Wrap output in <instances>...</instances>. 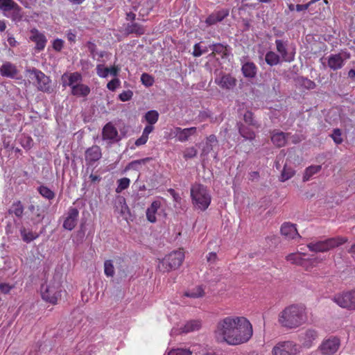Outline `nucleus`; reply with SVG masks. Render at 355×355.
<instances>
[{"label": "nucleus", "instance_id": "1", "mask_svg": "<svg viewBox=\"0 0 355 355\" xmlns=\"http://www.w3.org/2000/svg\"><path fill=\"white\" fill-rule=\"evenodd\" d=\"M252 326L245 317L228 316L219 320L214 330L218 343L238 345L248 342L252 336Z\"/></svg>", "mask_w": 355, "mask_h": 355}, {"label": "nucleus", "instance_id": "2", "mask_svg": "<svg viewBox=\"0 0 355 355\" xmlns=\"http://www.w3.org/2000/svg\"><path fill=\"white\" fill-rule=\"evenodd\" d=\"M306 320L305 307L302 305L292 304L286 307L279 315L280 324L288 329L300 327Z\"/></svg>", "mask_w": 355, "mask_h": 355}, {"label": "nucleus", "instance_id": "3", "mask_svg": "<svg viewBox=\"0 0 355 355\" xmlns=\"http://www.w3.org/2000/svg\"><path fill=\"white\" fill-rule=\"evenodd\" d=\"M191 196L196 209L206 210L211 203V196L207 187L201 184H195L191 188Z\"/></svg>", "mask_w": 355, "mask_h": 355}, {"label": "nucleus", "instance_id": "4", "mask_svg": "<svg viewBox=\"0 0 355 355\" xmlns=\"http://www.w3.org/2000/svg\"><path fill=\"white\" fill-rule=\"evenodd\" d=\"M61 285L55 279L47 282L40 288L42 298L51 304H55L61 296Z\"/></svg>", "mask_w": 355, "mask_h": 355}, {"label": "nucleus", "instance_id": "5", "mask_svg": "<svg viewBox=\"0 0 355 355\" xmlns=\"http://www.w3.org/2000/svg\"><path fill=\"white\" fill-rule=\"evenodd\" d=\"M184 259V254L182 251H173L159 261L158 268L163 272L175 270L181 266Z\"/></svg>", "mask_w": 355, "mask_h": 355}, {"label": "nucleus", "instance_id": "6", "mask_svg": "<svg viewBox=\"0 0 355 355\" xmlns=\"http://www.w3.org/2000/svg\"><path fill=\"white\" fill-rule=\"evenodd\" d=\"M347 238L345 237H334L324 241H319L317 242H311L307 244V248L311 252H324L329 251L336 247L346 243Z\"/></svg>", "mask_w": 355, "mask_h": 355}, {"label": "nucleus", "instance_id": "7", "mask_svg": "<svg viewBox=\"0 0 355 355\" xmlns=\"http://www.w3.org/2000/svg\"><path fill=\"white\" fill-rule=\"evenodd\" d=\"M0 10L15 22L21 21L24 17L22 8L13 0H0Z\"/></svg>", "mask_w": 355, "mask_h": 355}, {"label": "nucleus", "instance_id": "8", "mask_svg": "<svg viewBox=\"0 0 355 355\" xmlns=\"http://www.w3.org/2000/svg\"><path fill=\"white\" fill-rule=\"evenodd\" d=\"M27 72L33 76L32 78L36 80L37 87L40 91L47 93L51 92V81L49 77L37 69H28Z\"/></svg>", "mask_w": 355, "mask_h": 355}, {"label": "nucleus", "instance_id": "9", "mask_svg": "<svg viewBox=\"0 0 355 355\" xmlns=\"http://www.w3.org/2000/svg\"><path fill=\"white\" fill-rule=\"evenodd\" d=\"M298 352L297 345L291 340L279 342L272 349V355H296Z\"/></svg>", "mask_w": 355, "mask_h": 355}, {"label": "nucleus", "instance_id": "10", "mask_svg": "<svg viewBox=\"0 0 355 355\" xmlns=\"http://www.w3.org/2000/svg\"><path fill=\"white\" fill-rule=\"evenodd\" d=\"M334 302L342 308L355 310V290L336 295Z\"/></svg>", "mask_w": 355, "mask_h": 355}, {"label": "nucleus", "instance_id": "11", "mask_svg": "<svg viewBox=\"0 0 355 355\" xmlns=\"http://www.w3.org/2000/svg\"><path fill=\"white\" fill-rule=\"evenodd\" d=\"M340 345V339L337 337L331 336L324 340L319 346L318 349L322 355H332L338 350Z\"/></svg>", "mask_w": 355, "mask_h": 355}, {"label": "nucleus", "instance_id": "12", "mask_svg": "<svg viewBox=\"0 0 355 355\" xmlns=\"http://www.w3.org/2000/svg\"><path fill=\"white\" fill-rule=\"evenodd\" d=\"M276 49L282 62H291L294 60L295 53L288 49V40H276Z\"/></svg>", "mask_w": 355, "mask_h": 355}, {"label": "nucleus", "instance_id": "13", "mask_svg": "<svg viewBox=\"0 0 355 355\" xmlns=\"http://www.w3.org/2000/svg\"><path fill=\"white\" fill-rule=\"evenodd\" d=\"M79 211L77 208L70 207L63 222V227L67 230H72L77 224Z\"/></svg>", "mask_w": 355, "mask_h": 355}, {"label": "nucleus", "instance_id": "14", "mask_svg": "<svg viewBox=\"0 0 355 355\" xmlns=\"http://www.w3.org/2000/svg\"><path fill=\"white\" fill-rule=\"evenodd\" d=\"M318 338V333L314 329H308L299 335V340L302 346L306 348H310L313 341Z\"/></svg>", "mask_w": 355, "mask_h": 355}, {"label": "nucleus", "instance_id": "15", "mask_svg": "<svg viewBox=\"0 0 355 355\" xmlns=\"http://www.w3.org/2000/svg\"><path fill=\"white\" fill-rule=\"evenodd\" d=\"M101 157V149L98 146L94 145L85 150V159L88 166H93Z\"/></svg>", "mask_w": 355, "mask_h": 355}, {"label": "nucleus", "instance_id": "16", "mask_svg": "<svg viewBox=\"0 0 355 355\" xmlns=\"http://www.w3.org/2000/svg\"><path fill=\"white\" fill-rule=\"evenodd\" d=\"M102 137L104 141H107L111 144L119 140V135L116 128L111 123H107L103 128Z\"/></svg>", "mask_w": 355, "mask_h": 355}, {"label": "nucleus", "instance_id": "17", "mask_svg": "<svg viewBox=\"0 0 355 355\" xmlns=\"http://www.w3.org/2000/svg\"><path fill=\"white\" fill-rule=\"evenodd\" d=\"M236 79L229 73H225L215 78V83L226 90L232 89L236 85Z\"/></svg>", "mask_w": 355, "mask_h": 355}, {"label": "nucleus", "instance_id": "18", "mask_svg": "<svg viewBox=\"0 0 355 355\" xmlns=\"http://www.w3.org/2000/svg\"><path fill=\"white\" fill-rule=\"evenodd\" d=\"M349 53H345V58H343L340 53L331 54L327 58L328 67L334 70L341 69L345 64V60L349 58Z\"/></svg>", "mask_w": 355, "mask_h": 355}, {"label": "nucleus", "instance_id": "19", "mask_svg": "<svg viewBox=\"0 0 355 355\" xmlns=\"http://www.w3.org/2000/svg\"><path fill=\"white\" fill-rule=\"evenodd\" d=\"M30 40L35 43V49L38 51L44 50L47 42L46 36L36 28L31 30Z\"/></svg>", "mask_w": 355, "mask_h": 355}, {"label": "nucleus", "instance_id": "20", "mask_svg": "<svg viewBox=\"0 0 355 355\" xmlns=\"http://www.w3.org/2000/svg\"><path fill=\"white\" fill-rule=\"evenodd\" d=\"M63 87L69 86L71 89L78 85L82 80V76L78 72L65 73L61 77Z\"/></svg>", "mask_w": 355, "mask_h": 355}, {"label": "nucleus", "instance_id": "21", "mask_svg": "<svg viewBox=\"0 0 355 355\" xmlns=\"http://www.w3.org/2000/svg\"><path fill=\"white\" fill-rule=\"evenodd\" d=\"M197 128L196 127H191L189 128L182 129L181 128L176 127L173 131V134L178 140L184 142L189 139V138L196 133Z\"/></svg>", "mask_w": 355, "mask_h": 355}, {"label": "nucleus", "instance_id": "22", "mask_svg": "<svg viewBox=\"0 0 355 355\" xmlns=\"http://www.w3.org/2000/svg\"><path fill=\"white\" fill-rule=\"evenodd\" d=\"M218 146V141L215 135H210L206 138L201 150V157H207L209 153L214 150V147Z\"/></svg>", "mask_w": 355, "mask_h": 355}, {"label": "nucleus", "instance_id": "23", "mask_svg": "<svg viewBox=\"0 0 355 355\" xmlns=\"http://www.w3.org/2000/svg\"><path fill=\"white\" fill-rule=\"evenodd\" d=\"M18 73L17 67L10 62H4L0 67V74L3 77L14 78Z\"/></svg>", "mask_w": 355, "mask_h": 355}, {"label": "nucleus", "instance_id": "24", "mask_svg": "<svg viewBox=\"0 0 355 355\" xmlns=\"http://www.w3.org/2000/svg\"><path fill=\"white\" fill-rule=\"evenodd\" d=\"M281 234L288 239H293L300 236L295 224L284 223L281 227Z\"/></svg>", "mask_w": 355, "mask_h": 355}, {"label": "nucleus", "instance_id": "25", "mask_svg": "<svg viewBox=\"0 0 355 355\" xmlns=\"http://www.w3.org/2000/svg\"><path fill=\"white\" fill-rule=\"evenodd\" d=\"M241 71L244 77L252 78L257 75V67L252 62H246L243 64Z\"/></svg>", "mask_w": 355, "mask_h": 355}, {"label": "nucleus", "instance_id": "26", "mask_svg": "<svg viewBox=\"0 0 355 355\" xmlns=\"http://www.w3.org/2000/svg\"><path fill=\"white\" fill-rule=\"evenodd\" d=\"M229 15V12L227 10H222L213 12L206 19V24L208 25H214L217 22L221 21L225 17Z\"/></svg>", "mask_w": 355, "mask_h": 355}, {"label": "nucleus", "instance_id": "27", "mask_svg": "<svg viewBox=\"0 0 355 355\" xmlns=\"http://www.w3.org/2000/svg\"><path fill=\"white\" fill-rule=\"evenodd\" d=\"M239 134L246 140L252 141L255 139V132L248 126L239 122L236 124Z\"/></svg>", "mask_w": 355, "mask_h": 355}, {"label": "nucleus", "instance_id": "28", "mask_svg": "<svg viewBox=\"0 0 355 355\" xmlns=\"http://www.w3.org/2000/svg\"><path fill=\"white\" fill-rule=\"evenodd\" d=\"M202 327V322L200 320H191L187 321L182 327L180 328L181 332L188 334L198 331Z\"/></svg>", "mask_w": 355, "mask_h": 355}, {"label": "nucleus", "instance_id": "29", "mask_svg": "<svg viewBox=\"0 0 355 355\" xmlns=\"http://www.w3.org/2000/svg\"><path fill=\"white\" fill-rule=\"evenodd\" d=\"M288 135L287 133L283 132L274 130L272 132L271 141L277 147L284 146L286 144V137Z\"/></svg>", "mask_w": 355, "mask_h": 355}, {"label": "nucleus", "instance_id": "30", "mask_svg": "<svg viewBox=\"0 0 355 355\" xmlns=\"http://www.w3.org/2000/svg\"><path fill=\"white\" fill-rule=\"evenodd\" d=\"M209 49L212 51V54H218L220 55L222 58H227L228 56V50L227 46L220 44H213L211 45H209Z\"/></svg>", "mask_w": 355, "mask_h": 355}, {"label": "nucleus", "instance_id": "31", "mask_svg": "<svg viewBox=\"0 0 355 355\" xmlns=\"http://www.w3.org/2000/svg\"><path fill=\"white\" fill-rule=\"evenodd\" d=\"M90 93V88L85 85L79 83L73 87L71 94L78 97H85Z\"/></svg>", "mask_w": 355, "mask_h": 355}, {"label": "nucleus", "instance_id": "32", "mask_svg": "<svg viewBox=\"0 0 355 355\" xmlns=\"http://www.w3.org/2000/svg\"><path fill=\"white\" fill-rule=\"evenodd\" d=\"M243 121L248 125L255 128H259L261 126L260 123L255 119L254 113L250 110H247L244 113Z\"/></svg>", "mask_w": 355, "mask_h": 355}, {"label": "nucleus", "instance_id": "33", "mask_svg": "<svg viewBox=\"0 0 355 355\" xmlns=\"http://www.w3.org/2000/svg\"><path fill=\"white\" fill-rule=\"evenodd\" d=\"M265 60L266 62L269 66H275L282 62V59L279 57L278 54H277L275 52L270 51L266 53L265 55Z\"/></svg>", "mask_w": 355, "mask_h": 355}, {"label": "nucleus", "instance_id": "34", "mask_svg": "<svg viewBox=\"0 0 355 355\" xmlns=\"http://www.w3.org/2000/svg\"><path fill=\"white\" fill-rule=\"evenodd\" d=\"M19 232L22 240L26 243H30L39 236L37 233L28 230L25 227H21Z\"/></svg>", "mask_w": 355, "mask_h": 355}, {"label": "nucleus", "instance_id": "35", "mask_svg": "<svg viewBox=\"0 0 355 355\" xmlns=\"http://www.w3.org/2000/svg\"><path fill=\"white\" fill-rule=\"evenodd\" d=\"M125 32L128 34H136V35H142L144 33V28L137 23L131 22L128 24L125 27Z\"/></svg>", "mask_w": 355, "mask_h": 355}, {"label": "nucleus", "instance_id": "36", "mask_svg": "<svg viewBox=\"0 0 355 355\" xmlns=\"http://www.w3.org/2000/svg\"><path fill=\"white\" fill-rule=\"evenodd\" d=\"M322 168L320 165H313L306 168L303 175V181L306 182L315 174L318 173Z\"/></svg>", "mask_w": 355, "mask_h": 355}, {"label": "nucleus", "instance_id": "37", "mask_svg": "<svg viewBox=\"0 0 355 355\" xmlns=\"http://www.w3.org/2000/svg\"><path fill=\"white\" fill-rule=\"evenodd\" d=\"M205 295V291L202 286H198L193 289L186 292L184 295L191 298H199L203 297Z\"/></svg>", "mask_w": 355, "mask_h": 355}, {"label": "nucleus", "instance_id": "38", "mask_svg": "<svg viewBox=\"0 0 355 355\" xmlns=\"http://www.w3.org/2000/svg\"><path fill=\"white\" fill-rule=\"evenodd\" d=\"M8 211L17 218H21L23 215L24 207L20 201H17L12 205Z\"/></svg>", "mask_w": 355, "mask_h": 355}, {"label": "nucleus", "instance_id": "39", "mask_svg": "<svg viewBox=\"0 0 355 355\" xmlns=\"http://www.w3.org/2000/svg\"><path fill=\"white\" fill-rule=\"evenodd\" d=\"M37 190L42 197L48 200H52L55 198V193L46 186L42 185Z\"/></svg>", "mask_w": 355, "mask_h": 355}, {"label": "nucleus", "instance_id": "40", "mask_svg": "<svg viewBox=\"0 0 355 355\" xmlns=\"http://www.w3.org/2000/svg\"><path fill=\"white\" fill-rule=\"evenodd\" d=\"M294 174V170L292 168L287 167L286 164H285L281 173L280 181L285 182L291 178Z\"/></svg>", "mask_w": 355, "mask_h": 355}, {"label": "nucleus", "instance_id": "41", "mask_svg": "<svg viewBox=\"0 0 355 355\" xmlns=\"http://www.w3.org/2000/svg\"><path fill=\"white\" fill-rule=\"evenodd\" d=\"M104 273L107 277H114L115 272L112 260H106L104 262Z\"/></svg>", "mask_w": 355, "mask_h": 355}, {"label": "nucleus", "instance_id": "42", "mask_svg": "<svg viewBox=\"0 0 355 355\" xmlns=\"http://www.w3.org/2000/svg\"><path fill=\"white\" fill-rule=\"evenodd\" d=\"M118 185L116 189V193H121L122 191L126 189L130 183V180L128 178H123L118 180Z\"/></svg>", "mask_w": 355, "mask_h": 355}, {"label": "nucleus", "instance_id": "43", "mask_svg": "<svg viewBox=\"0 0 355 355\" xmlns=\"http://www.w3.org/2000/svg\"><path fill=\"white\" fill-rule=\"evenodd\" d=\"M286 260L288 261H290L291 263L297 264V265H302V258L300 257V255L295 254V253H291L286 256Z\"/></svg>", "mask_w": 355, "mask_h": 355}, {"label": "nucleus", "instance_id": "44", "mask_svg": "<svg viewBox=\"0 0 355 355\" xmlns=\"http://www.w3.org/2000/svg\"><path fill=\"white\" fill-rule=\"evenodd\" d=\"M150 160H151V158H145V159L132 161L130 163H129L128 168H133V169H139V166L141 164H144L146 162H149Z\"/></svg>", "mask_w": 355, "mask_h": 355}, {"label": "nucleus", "instance_id": "45", "mask_svg": "<svg viewBox=\"0 0 355 355\" xmlns=\"http://www.w3.org/2000/svg\"><path fill=\"white\" fill-rule=\"evenodd\" d=\"M141 81L146 87L152 86L154 83V78L148 73H144L141 76Z\"/></svg>", "mask_w": 355, "mask_h": 355}, {"label": "nucleus", "instance_id": "46", "mask_svg": "<svg viewBox=\"0 0 355 355\" xmlns=\"http://www.w3.org/2000/svg\"><path fill=\"white\" fill-rule=\"evenodd\" d=\"M208 51V48L205 47L202 48L200 43H197L193 46V55L194 57H200L202 54L207 53Z\"/></svg>", "mask_w": 355, "mask_h": 355}, {"label": "nucleus", "instance_id": "47", "mask_svg": "<svg viewBox=\"0 0 355 355\" xmlns=\"http://www.w3.org/2000/svg\"><path fill=\"white\" fill-rule=\"evenodd\" d=\"M146 216L149 221L155 222V201L151 203V206L146 211Z\"/></svg>", "mask_w": 355, "mask_h": 355}, {"label": "nucleus", "instance_id": "48", "mask_svg": "<svg viewBox=\"0 0 355 355\" xmlns=\"http://www.w3.org/2000/svg\"><path fill=\"white\" fill-rule=\"evenodd\" d=\"M168 355H192V352L189 349L177 348L171 350Z\"/></svg>", "mask_w": 355, "mask_h": 355}, {"label": "nucleus", "instance_id": "49", "mask_svg": "<svg viewBox=\"0 0 355 355\" xmlns=\"http://www.w3.org/2000/svg\"><path fill=\"white\" fill-rule=\"evenodd\" d=\"M96 73L101 78H107L109 75L108 67H105L103 64H97Z\"/></svg>", "mask_w": 355, "mask_h": 355}, {"label": "nucleus", "instance_id": "50", "mask_svg": "<svg viewBox=\"0 0 355 355\" xmlns=\"http://www.w3.org/2000/svg\"><path fill=\"white\" fill-rule=\"evenodd\" d=\"M331 137L336 144H340L343 141L341 131L338 128H336L333 130V133Z\"/></svg>", "mask_w": 355, "mask_h": 355}, {"label": "nucleus", "instance_id": "51", "mask_svg": "<svg viewBox=\"0 0 355 355\" xmlns=\"http://www.w3.org/2000/svg\"><path fill=\"white\" fill-rule=\"evenodd\" d=\"M121 85V81L119 78H115L114 79H112V80H110L107 84V88L112 91V92H114L115 91L118 87H119Z\"/></svg>", "mask_w": 355, "mask_h": 355}, {"label": "nucleus", "instance_id": "52", "mask_svg": "<svg viewBox=\"0 0 355 355\" xmlns=\"http://www.w3.org/2000/svg\"><path fill=\"white\" fill-rule=\"evenodd\" d=\"M197 155V150L194 147H189L185 149L184 151V157L185 159L193 158Z\"/></svg>", "mask_w": 355, "mask_h": 355}, {"label": "nucleus", "instance_id": "53", "mask_svg": "<svg viewBox=\"0 0 355 355\" xmlns=\"http://www.w3.org/2000/svg\"><path fill=\"white\" fill-rule=\"evenodd\" d=\"M133 92L131 90L123 91L119 95V98L121 101H128L132 98Z\"/></svg>", "mask_w": 355, "mask_h": 355}, {"label": "nucleus", "instance_id": "54", "mask_svg": "<svg viewBox=\"0 0 355 355\" xmlns=\"http://www.w3.org/2000/svg\"><path fill=\"white\" fill-rule=\"evenodd\" d=\"M301 83L303 87L308 89H314L316 86L315 83L313 81L308 78H302Z\"/></svg>", "mask_w": 355, "mask_h": 355}, {"label": "nucleus", "instance_id": "55", "mask_svg": "<svg viewBox=\"0 0 355 355\" xmlns=\"http://www.w3.org/2000/svg\"><path fill=\"white\" fill-rule=\"evenodd\" d=\"M145 119L149 124H154L155 123V110H150L145 115Z\"/></svg>", "mask_w": 355, "mask_h": 355}, {"label": "nucleus", "instance_id": "56", "mask_svg": "<svg viewBox=\"0 0 355 355\" xmlns=\"http://www.w3.org/2000/svg\"><path fill=\"white\" fill-rule=\"evenodd\" d=\"M64 42L61 39H56L53 42V48L57 51H61L63 47Z\"/></svg>", "mask_w": 355, "mask_h": 355}, {"label": "nucleus", "instance_id": "57", "mask_svg": "<svg viewBox=\"0 0 355 355\" xmlns=\"http://www.w3.org/2000/svg\"><path fill=\"white\" fill-rule=\"evenodd\" d=\"M12 286H10L6 283H1L0 284V291L3 293L7 294L12 289Z\"/></svg>", "mask_w": 355, "mask_h": 355}, {"label": "nucleus", "instance_id": "58", "mask_svg": "<svg viewBox=\"0 0 355 355\" xmlns=\"http://www.w3.org/2000/svg\"><path fill=\"white\" fill-rule=\"evenodd\" d=\"M119 71H120V68L117 66H112L110 68L108 67L109 74H110L114 77L118 76Z\"/></svg>", "mask_w": 355, "mask_h": 355}, {"label": "nucleus", "instance_id": "59", "mask_svg": "<svg viewBox=\"0 0 355 355\" xmlns=\"http://www.w3.org/2000/svg\"><path fill=\"white\" fill-rule=\"evenodd\" d=\"M147 140H148V137L146 136H144L142 135L139 139H137L135 141V145L137 146L144 145L146 143Z\"/></svg>", "mask_w": 355, "mask_h": 355}, {"label": "nucleus", "instance_id": "60", "mask_svg": "<svg viewBox=\"0 0 355 355\" xmlns=\"http://www.w3.org/2000/svg\"><path fill=\"white\" fill-rule=\"evenodd\" d=\"M310 6V3H307L306 4H297L295 6V10L297 12H301L304 10H306Z\"/></svg>", "mask_w": 355, "mask_h": 355}, {"label": "nucleus", "instance_id": "61", "mask_svg": "<svg viewBox=\"0 0 355 355\" xmlns=\"http://www.w3.org/2000/svg\"><path fill=\"white\" fill-rule=\"evenodd\" d=\"M217 259V255L215 252H209L207 256V260L209 263H214Z\"/></svg>", "mask_w": 355, "mask_h": 355}, {"label": "nucleus", "instance_id": "62", "mask_svg": "<svg viewBox=\"0 0 355 355\" xmlns=\"http://www.w3.org/2000/svg\"><path fill=\"white\" fill-rule=\"evenodd\" d=\"M153 124H149L146 125L144 130L143 135L148 137V135L153 131Z\"/></svg>", "mask_w": 355, "mask_h": 355}, {"label": "nucleus", "instance_id": "63", "mask_svg": "<svg viewBox=\"0 0 355 355\" xmlns=\"http://www.w3.org/2000/svg\"><path fill=\"white\" fill-rule=\"evenodd\" d=\"M259 178V173L258 171H252L249 173V180L251 181L257 180Z\"/></svg>", "mask_w": 355, "mask_h": 355}, {"label": "nucleus", "instance_id": "64", "mask_svg": "<svg viewBox=\"0 0 355 355\" xmlns=\"http://www.w3.org/2000/svg\"><path fill=\"white\" fill-rule=\"evenodd\" d=\"M167 191L172 196L175 201L178 202L180 198L179 195L176 193L174 189L170 188L167 189Z\"/></svg>", "mask_w": 355, "mask_h": 355}]
</instances>
